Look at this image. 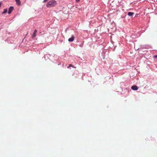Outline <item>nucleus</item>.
<instances>
[{
	"label": "nucleus",
	"instance_id": "nucleus-1",
	"mask_svg": "<svg viewBox=\"0 0 157 157\" xmlns=\"http://www.w3.org/2000/svg\"><path fill=\"white\" fill-rule=\"evenodd\" d=\"M57 4L56 2L54 0H50V7H53Z\"/></svg>",
	"mask_w": 157,
	"mask_h": 157
},
{
	"label": "nucleus",
	"instance_id": "nucleus-2",
	"mask_svg": "<svg viewBox=\"0 0 157 157\" xmlns=\"http://www.w3.org/2000/svg\"><path fill=\"white\" fill-rule=\"evenodd\" d=\"M131 89L133 90H138V87L136 85H133L131 87Z\"/></svg>",
	"mask_w": 157,
	"mask_h": 157
},
{
	"label": "nucleus",
	"instance_id": "nucleus-3",
	"mask_svg": "<svg viewBox=\"0 0 157 157\" xmlns=\"http://www.w3.org/2000/svg\"><path fill=\"white\" fill-rule=\"evenodd\" d=\"M74 38H75L74 36L72 35L71 38L68 39V41L70 42H72L74 40Z\"/></svg>",
	"mask_w": 157,
	"mask_h": 157
},
{
	"label": "nucleus",
	"instance_id": "nucleus-4",
	"mask_svg": "<svg viewBox=\"0 0 157 157\" xmlns=\"http://www.w3.org/2000/svg\"><path fill=\"white\" fill-rule=\"evenodd\" d=\"M13 10V7H10L9 9V11L8 12V13L10 14L12 12Z\"/></svg>",
	"mask_w": 157,
	"mask_h": 157
},
{
	"label": "nucleus",
	"instance_id": "nucleus-5",
	"mask_svg": "<svg viewBox=\"0 0 157 157\" xmlns=\"http://www.w3.org/2000/svg\"><path fill=\"white\" fill-rule=\"evenodd\" d=\"M134 14L133 12H129L128 13L127 15L129 16H131Z\"/></svg>",
	"mask_w": 157,
	"mask_h": 157
},
{
	"label": "nucleus",
	"instance_id": "nucleus-6",
	"mask_svg": "<svg viewBox=\"0 0 157 157\" xmlns=\"http://www.w3.org/2000/svg\"><path fill=\"white\" fill-rule=\"evenodd\" d=\"M37 32V30L36 29L35 30L33 33V37H34L36 36V33Z\"/></svg>",
	"mask_w": 157,
	"mask_h": 157
},
{
	"label": "nucleus",
	"instance_id": "nucleus-7",
	"mask_svg": "<svg viewBox=\"0 0 157 157\" xmlns=\"http://www.w3.org/2000/svg\"><path fill=\"white\" fill-rule=\"evenodd\" d=\"M146 48V47H145V46H144V45H141L140 46V48L138 49L137 50H139L142 49H144V48Z\"/></svg>",
	"mask_w": 157,
	"mask_h": 157
},
{
	"label": "nucleus",
	"instance_id": "nucleus-8",
	"mask_svg": "<svg viewBox=\"0 0 157 157\" xmlns=\"http://www.w3.org/2000/svg\"><path fill=\"white\" fill-rule=\"evenodd\" d=\"M16 2L17 4L18 5H20L21 2L20 0H16Z\"/></svg>",
	"mask_w": 157,
	"mask_h": 157
},
{
	"label": "nucleus",
	"instance_id": "nucleus-9",
	"mask_svg": "<svg viewBox=\"0 0 157 157\" xmlns=\"http://www.w3.org/2000/svg\"><path fill=\"white\" fill-rule=\"evenodd\" d=\"M84 41H82V43L79 45V46L80 47H82L83 46Z\"/></svg>",
	"mask_w": 157,
	"mask_h": 157
},
{
	"label": "nucleus",
	"instance_id": "nucleus-10",
	"mask_svg": "<svg viewBox=\"0 0 157 157\" xmlns=\"http://www.w3.org/2000/svg\"><path fill=\"white\" fill-rule=\"evenodd\" d=\"M7 11V9H5L4 10L3 12L2 13V14H4L6 13Z\"/></svg>",
	"mask_w": 157,
	"mask_h": 157
},
{
	"label": "nucleus",
	"instance_id": "nucleus-11",
	"mask_svg": "<svg viewBox=\"0 0 157 157\" xmlns=\"http://www.w3.org/2000/svg\"><path fill=\"white\" fill-rule=\"evenodd\" d=\"M70 67H74L72 65H71V64H70L69 65V66H68L67 68H70Z\"/></svg>",
	"mask_w": 157,
	"mask_h": 157
},
{
	"label": "nucleus",
	"instance_id": "nucleus-12",
	"mask_svg": "<svg viewBox=\"0 0 157 157\" xmlns=\"http://www.w3.org/2000/svg\"><path fill=\"white\" fill-rule=\"evenodd\" d=\"M80 1V0H75V2H79Z\"/></svg>",
	"mask_w": 157,
	"mask_h": 157
},
{
	"label": "nucleus",
	"instance_id": "nucleus-13",
	"mask_svg": "<svg viewBox=\"0 0 157 157\" xmlns=\"http://www.w3.org/2000/svg\"><path fill=\"white\" fill-rule=\"evenodd\" d=\"M47 6L48 7L49 6V4H48V3L47 4Z\"/></svg>",
	"mask_w": 157,
	"mask_h": 157
},
{
	"label": "nucleus",
	"instance_id": "nucleus-14",
	"mask_svg": "<svg viewBox=\"0 0 157 157\" xmlns=\"http://www.w3.org/2000/svg\"><path fill=\"white\" fill-rule=\"evenodd\" d=\"M48 1V0H44L43 1V2H46L47 1Z\"/></svg>",
	"mask_w": 157,
	"mask_h": 157
},
{
	"label": "nucleus",
	"instance_id": "nucleus-15",
	"mask_svg": "<svg viewBox=\"0 0 157 157\" xmlns=\"http://www.w3.org/2000/svg\"><path fill=\"white\" fill-rule=\"evenodd\" d=\"M155 58H157V55H155L154 56Z\"/></svg>",
	"mask_w": 157,
	"mask_h": 157
},
{
	"label": "nucleus",
	"instance_id": "nucleus-16",
	"mask_svg": "<svg viewBox=\"0 0 157 157\" xmlns=\"http://www.w3.org/2000/svg\"><path fill=\"white\" fill-rule=\"evenodd\" d=\"M1 3L0 2V7H1Z\"/></svg>",
	"mask_w": 157,
	"mask_h": 157
}]
</instances>
